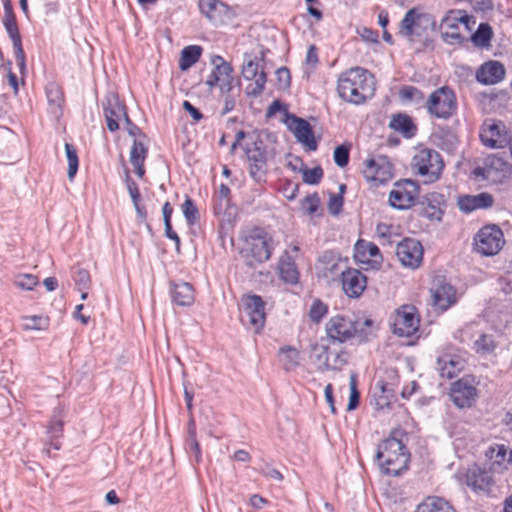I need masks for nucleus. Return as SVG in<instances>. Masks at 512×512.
<instances>
[{"label":"nucleus","instance_id":"32","mask_svg":"<svg viewBox=\"0 0 512 512\" xmlns=\"http://www.w3.org/2000/svg\"><path fill=\"white\" fill-rule=\"evenodd\" d=\"M203 48L199 45H188L181 50L179 59V69L187 71L201 57Z\"/></svg>","mask_w":512,"mask_h":512},{"label":"nucleus","instance_id":"35","mask_svg":"<svg viewBox=\"0 0 512 512\" xmlns=\"http://www.w3.org/2000/svg\"><path fill=\"white\" fill-rule=\"evenodd\" d=\"M45 92L49 105L54 106L61 114L62 104L64 102V95L61 87L52 82L46 86Z\"/></svg>","mask_w":512,"mask_h":512},{"label":"nucleus","instance_id":"22","mask_svg":"<svg viewBox=\"0 0 512 512\" xmlns=\"http://www.w3.org/2000/svg\"><path fill=\"white\" fill-rule=\"evenodd\" d=\"M241 73L244 79L254 80V87L248 88L247 95L252 97L260 96L267 82V74L263 69L259 71L257 58L245 61Z\"/></svg>","mask_w":512,"mask_h":512},{"label":"nucleus","instance_id":"7","mask_svg":"<svg viewBox=\"0 0 512 512\" xmlns=\"http://www.w3.org/2000/svg\"><path fill=\"white\" fill-rule=\"evenodd\" d=\"M412 167L417 174L426 178L425 183H433L440 178L444 162L438 151L425 148L413 157Z\"/></svg>","mask_w":512,"mask_h":512},{"label":"nucleus","instance_id":"14","mask_svg":"<svg viewBox=\"0 0 512 512\" xmlns=\"http://www.w3.org/2000/svg\"><path fill=\"white\" fill-rule=\"evenodd\" d=\"M473 383L474 377L467 375L451 384L450 397L456 407L464 409L474 405L478 397V390Z\"/></svg>","mask_w":512,"mask_h":512},{"label":"nucleus","instance_id":"10","mask_svg":"<svg viewBox=\"0 0 512 512\" xmlns=\"http://www.w3.org/2000/svg\"><path fill=\"white\" fill-rule=\"evenodd\" d=\"M396 189L389 193V204L397 210H407L413 205L420 194V185L412 179H401L394 184Z\"/></svg>","mask_w":512,"mask_h":512},{"label":"nucleus","instance_id":"13","mask_svg":"<svg viewBox=\"0 0 512 512\" xmlns=\"http://www.w3.org/2000/svg\"><path fill=\"white\" fill-rule=\"evenodd\" d=\"M446 208L445 195L439 192H431L419 199L415 212L419 217L441 222Z\"/></svg>","mask_w":512,"mask_h":512},{"label":"nucleus","instance_id":"57","mask_svg":"<svg viewBox=\"0 0 512 512\" xmlns=\"http://www.w3.org/2000/svg\"><path fill=\"white\" fill-rule=\"evenodd\" d=\"M343 205L344 197L335 193L329 194L328 209L330 214L338 215L342 211Z\"/></svg>","mask_w":512,"mask_h":512},{"label":"nucleus","instance_id":"39","mask_svg":"<svg viewBox=\"0 0 512 512\" xmlns=\"http://www.w3.org/2000/svg\"><path fill=\"white\" fill-rule=\"evenodd\" d=\"M62 412H63V409L61 407H55L53 409L52 417L47 426V432L52 437H55V438L58 437L59 435H61V433L63 431L64 422L62 419L63 418Z\"/></svg>","mask_w":512,"mask_h":512},{"label":"nucleus","instance_id":"47","mask_svg":"<svg viewBox=\"0 0 512 512\" xmlns=\"http://www.w3.org/2000/svg\"><path fill=\"white\" fill-rule=\"evenodd\" d=\"M328 312V306L320 299H315L309 310V317L312 322L319 323Z\"/></svg>","mask_w":512,"mask_h":512},{"label":"nucleus","instance_id":"41","mask_svg":"<svg viewBox=\"0 0 512 512\" xmlns=\"http://www.w3.org/2000/svg\"><path fill=\"white\" fill-rule=\"evenodd\" d=\"M477 353L490 354L493 353L497 345L492 335L482 333L474 342Z\"/></svg>","mask_w":512,"mask_h":512},{"label":"nucleus","instance_id":"50","mask_svg":"<svg viewBox=\"0 0 512 512\" xmlns=\"http://www.w3.org/2000/svg\"><path fill=\"white\" fill-rule=\"evenodd\" d=\"M24 320L28 321L25 324L28 330H45L49 326V318L40 315L25 316Z\"/></svg>","mask_w":512,"mask_h":512},{"label":"nucleus","instance_id":"44","mask_svg":"<svg viewBox=\"0 0 512 512\" xmlns=\"http://www.w3.org/2000/svg\"><path fill=\"white\" fill-rule=\"evenodd\" d=\"M351 144L343 143L335 147L333 152V159L335 164L344 168L348 165L350 159Z\"/></svg>","mask_w":512,"mask_h":512},{"label":"nucleus","instance_id":"63","mask_svg":"<svg viewBox=\"0 0 512 512\" xmlns=\"http://www.w3.org/2000/svg\"><path fill=\"white\" fill-rule=\"evenodd\" d=\"M319 261L325 265V269L331 272H333L337 266L336 254L331 250L325 251L319 258Z\"/></svg>","mask_w":512,"mask_h":512},{"label":"nucleus","instance_id":"8","mask_svg":"<svg viewBox=\"0 0 512 512\" xmlns=\"http://www.w3.org/2000/svg\"><path fill=\"white\" fill-rule=\"evenodd\" d=\"M392 332L399 337H411L419 329L420 316L412 304H403L390 317Z\"/></svg>","mask_w":512,"mask_h":512},{"label":"nucleus","instance_id":"28","mask_svg":"<svg viewBox=\"0 0 512 512\" xmlns=\"http://www.w3.org/2000/svg\"><path fill=\"white\" fill-rule=\"evenodd\" d=\"M279 278L288 284H297L299 280V271L295 261L291 258L287 251L280 258L278 263Z\"/></svg>","mask_w":512,"mask_h":512},{"label":"nucleus","instance_id":"48","mask_svg":"<svg viewBox=\"0 0 512 512\" xmlns=\"http://www.w3.org/2000/svg\"><path fill=\"white\" fill-rule=\"evenodd\" d=\"M148 154V148L138 140H134L130 150V162L140 163L144 162Z\"/></svg>","mask_w":512,"mask_h":512},{"label":"nucleus","instance_id":"26","mask_svg":"<svg viewBox=\"0 0 512 512\" xmlns=\"http://www.w3.org/2000/svg\"><path fill=\"white\" fill-rule=\"evenodd\" d=\"M493 203L494 198L488 192H481L477 195H460L457 199L459 210L464 213H471L478 209L490 208Z\"/></svg>","mask_w":512,"mask_h":512},{"label":"nucleus","instance_id":"23","mask_svg":"<svg viewBox=\"0 0 512 512\" xmlns=\"http://www.w3.org/2000/svg\"><path fill=\"white\" fill-rule=\"evenodd\" d=\"M505 75L506 69L500 61L489 60L477 69L475 77L483 85H494L501 82Z\"/></svg>","mask_w":512,"mask_h":512},{"label":"nucleus","instance_id":"45","mask_svg":"<svg viewBox=\"0 0 512 512\" xmlns=\"http://www.w3.org/2000/svg\"><path fill=\"white\" fill-rule=\"evenodd\" d=\"M323 178V169L321 166H316L313 168H304L302 170V180L305 184L308 185H317L321 182Z\"/></svg>","mask_w":512,"mask_h":512},{"label":"nucleus","instance_id":"54","mask_svg":"<svg viewBox=\"0 0 512 512\" xmlns=\"http://www.w3.org/2000/svg\"><path fill=\"white\" fill-rule=\"evenodd\" d=\"M38 283L37 276L32 274L19 275L15 281L16 286L27 291L33 290Z\"/></svg>","mask_w":512,"mask_h":512},{"label":"nucleus","instance_id":"4","mask_svg":"<svg viewBox=\"0 0 512 512\" xmlns=\"http://www.w3.org/2000/svg\"><path fill=\"white\" fill-rule=\"evenodd\" d=\"M435 17L430 13H421L416 8L409 9L399 24L398 34L410 41L426 37L428 31H436Z\"/></svg>","mask_w":512,"mask_h":512},{"label":"nucleus","instance_id":"46","mask_svg":"<svg viewBox=\"0 0 512 512\" xmlns=\"http://www.w3.org/2000/svg\"><path fill=\"white\" fill-rule=\"evenodd\" d=\"M240 95H241V85H240V82L237 80L236 92L221 95L223 102H224V107L220 112L221 116L228 114L235 108L237 99L240 97Z\"/></svg>","mask_w":512,"mask_h":512},{"label":"nucleus","instance_id":"64","mask_svg":"<svg viewBox=\"0 0 512 512\" xmlns=\"http://www.w3.org/2000/svg\"><path fill=\"white\" fill-rule=\"evenodd\" d=\"M451 31H441V38L447 44L453 45L455 43H462L464 40L463 36L458 30L450 29Z\"/></svg>","mask_w":512,"mask_h":512},{"label":"nucleus","instance_id":"53","mask_svg":"<svg viewBox=\"0 0 512 512\" xmlns=\"http://www.w3.org/2000/svg\"><path fill=\"white\" fill-rule=\"evenodd\" d=\"M72 273V278L76 285L81 286L82 288L85 289L89 287L91 278L88 270L77 266L73 268Z\"/></svg>","mask_w":512,"mask_h":512},{"label":"nucleus","instance_id":"5","mask_svg":"<svg viewBox=\"0 0 512 512\" xmlns=\"http://www.w3.org/2000/svg\"><path fill=\"white\" fill-rule=\"evenodd\" d=\"M327 337L331 342L345 343L354 336L360 342L368 341V334L359 328V321H354L343 315H335L329 319L325 326Z\"/></svg>","mask_w":512,"mask_h":512},{"label":"nucleus","instance_id":"11","mask_svg":"<svg viewBox=\"0 0 512 512\" xmlns=\"http://www.w3.org/2000/svg\"><path fill=\"white\" fill-rule=\"evenodd\" d=\"M364 164V178L367 181L374 182L376 185H384L394 176L393 164L385 155H379L376 158L370 157L365 160Z\"/></svg>","mask_w":512,"mask_h":512},{"label":"nucleus","instance_id":"19","mask_svg":"<svg viewBox=\"0 0 512 512\" xmlns=\"http://www.w3.org/2000/svg\"><path fill=\"white\" fill-rule=\"evenodd\" d=\"M243 149L249 162V174L251 178L257 183H265L268 151L250 150L249 144H246Z\"/></svg>","mask_w":512,"mask_h":512},{"label":"nucleus","instance_id":"6","mask_svg":"<svg viewBox=\"0 0 512 512\" xmlns=\"http://www.w3.org/2000/svg\"><path fill=\"white\" fill-rule=\"evenodd\" d=\"M456 94L449 86L434 90L425 102L428 113L438 119H449L457 110Z\"/></svg>","mask_w":512,"mask_h":512},{"label":"nucleus","instance_id":"16","mask_svg":"<svg viewBox=\"0 0 512 512\" xmlns=\"http://www.w3.org/2000/svg\"><path fill=\"white\" fill-rule=\"evenodd\" d=\"M102 107L107 129L110 132L118 131L120 128L119 121L128 115L125 103L120 100L117 93L111 92L102 101Z\"/></svg>","mask_w":512,"mask_h":512},{"label":"nucleus","instance_id":"12","mask_svg":"<svg viewBox=\"0 0 512 512\" xmlns=\"http://www.w3.org/2000/svg\"><path fill=\"white\" fill-rule=\"evenodd\" d=\"M503 242V232L496 225L484 226L474 237L476 250L483 256L497 254Z\"/></svg>","mask_w":512,"mask_h":512},{"label":"nucleus","instance_id":"42","mask_svg":"<svg viewBox=\"0 0 512 512\" xmlns=\"http://www.w3.org/2000/svg\"><path fill=\"white\" fill-rule=\"evenodd\" d=\"M366 255H368L371 258L379 257V260L367 258V259H359V262L366 263L372 269L379 270L381 267L382 260H383V257H382L379 247L373 242H368Z\"/></svg>","mask_w":512,"mask_h":512},{"label":"nucleus","instance_id":"62","mask_svg":"<svg viewBox=\"0 0 512 512\" xmlns=\"http://www.w3.org/2000/svg\"><path fill=\"white\" fill-rule=\"evenodd\" d=\"M3 26L12 43L22 40L17 21L3 22Z\"/></svg>","mask_w":512,"mask_h":512},{"label":"nucleus","instance_id":"59","mask_svg":"<svg viewBox=\"0 0 512 512\" xmlns=\"http://www.w3.org/2000/svg\"><path fill=\"white\" fill-rule=\"evenodd\" d=\"M218 87L220 95L236 92L237 82L235 83L233 74L230 77L223 78Z\"/></svg>","mask_w":512,"mask_h":512},{"label":"nucleus","instance_id":"18","mask_svg":"<svg viewBox=\"0 0 512 512\" xmlns=\"http://www.w3.org/2000/svg\"><path fill=\"white\" fill-rule=\"evenodd\" d=\"M396 255L405 267L418 268L423 260V246L414 238H404L397 244Z\"/></svg>","mask_w":512,"mask_h":512},{"label":"nucleus","instance_id":"29","mask_svg":"<svg viewBox=\"0 0 512 512\" xmlns=\"http://www.w3.org/2000/svg\"><path fill=\"white\" fill-rule=\"evenodd\" d=\"M389 127L401 133L405 138H412L417 132V126L412 118L403 113L394 114L390 120Z\"/></svg>","mask_w":512,"mask_h":512},{"label":"nucleus","instance_id":"1","mask_svg":"<svg viewBox=\"0 0 512 512\" xmlns=\"http://www.w3.org/2000/svg\"><path fill=\"white\" fill-rule=\"evenodd\" d=\"M403 437H407V432L395 428L378 444L375 460L383 474L397 477L409 469L411 454Z\"/></svg>","mask_w":512,"mask_h":512},{"label":"nucleus","instance_id":"60","mask_svg":"<svg viewBox=\"0 0 512 512\" xmlns=\"http://www.w3.org/2000/svg\"><path fill=\"white\" fill-rule=\"evenodd\" d=\"M123 120L125 123V129L130 136L142 138L147 137L141 128L130 119L129 115H127Z\"/></svg>","mask_w":512,"mask_h":512},{"label":"nucleus","instance_id":"21","mask_svg":"<svg viewBox=\"0 0 512 512\" xmlns=\"http://www.w3.org/2000/svg\"><path fill=\"white\" fill-rule=\"evenodd\" d=\"M511 137L509 136L505 125L501 121H494L488 125L487 130L480 133L481 142L489 148L508 147Z\"/></svg>","mask_w":512,"mask_h":512},{"label":"nucleus","instance_id":"52","mask_svg":"<svg viewBox=\"0 0 512 512\" xmlns=\"http://www.w3.org/2000/svg\"><path fill=\"white\" fill-rule=\"evenodd\" d=\"M470 18L471 17L468 15H464L463 17H460V18H453L450 16H445L441 20L440 29L442 30L443 28H447V29L458 30L459 23H463V24H465V26L467 28H469Z\"/></svg>","mask_w":512,"mask_h":512},{"label":"nucleus","instance_id":"30","mask_svg":"<svg viewBox=\"0 0 512 512\" xmlns=\"http://www.w3.org/2000/svg\"><path fill=\"white\" fill-rule=\"evenodd\" d=\"M415 512H456V509L445 498L430 496L418 504Z\"/></svg>","mask_w":512,"mask_h":512},{"label":"nucleus","instance_id":"43","mask_svg":"<svg viewBox=\"0 0 512 512\" xmlns=\"http://www.w3.org/2000/svg\"><path fill=\"white\" fill-rule=\"evenodd\" d=\"M349 399L347 404V411H353L358 408L360 404V392L357 388V374L352 373L349 379Z\"/></svg>","mask_w":512,"mask_h":512},{"label":"nucleus","instance_id":"37","mask_svg":"<svg viewBox=\"0 0 512 512\" xmlns=\"http://www.w3.org/2000/svg\"><path fill=\"white\" fill-rule=\"evenodd\" d=\"M399 97L404 102H414L422 104L424 102V93L417 87L411 85H403L399 90Z\"/></svg>","mask_w":512,"mask_h":512},{"label":"nucleus","instance_id":"56","mask_svg":"<svg viewBox=\"0 0 512 512\" xmlns=\"http://www.w3.org/2000/svg\"><path fill=\"white\" fill-rule=\"evenodd\" d=\"M490 458L495 459L496 462L506 461L512 449H509L504 444H497L496 447H490Z\"/></svg>","mask_w":512,"mask_h":512},{"label":"nucleus","instance_id":"20","mask_svg":"<svg viewBox=\"0 0 512 512\" xmlns=\"http://www.w3.org/2000/svg\"><path fill=\"white\" fill-rule=\"evenodd\" d=\"M343 292L349 298H359L367 286V277L361 271L347 268L341 272Z\"/></svg>","mask_w":512,"mask_h":512},{"label":"nucleus","instance_id":"17","mask_svg":"<svg viewBox=\"0 0 512 512\" xmlns=\"http://www.w3.org/2000/svg\"><path fill=\"white\" fill-rule=\"evenodd\" d=\"M434 307L446 311L456 303V289L445 276H435L430 288Z\"/></svg>","mask_w":512,"mask_h":512},{"label":"nucleus","instance_id":"55","mask_svg":"<svg viewBox=\"0 0 512 512\" xmlns=\"http://www.w3.org/2000/svg\"><path fill=\"white\" fill-rule=\"evenodd\" d=\"M14 56L19 67L20 73L26 71V56L22 45V40L12 43Z\"/></svg>","mask_w":512,"mask_h":512},{"label":"nucleus","instance_id":"58","mask_svg":"<svg viewBox=\"0 0 512 512\" xmlns=\"http://www.w3.org/2000/svg\"><path fill=\"white\" fill-rule=\"evenodd\" d=\"M125 183L133 203L139 202L141 194L137 183L130 177L129 172L126 171Z\"/></svg>","mask_w":512,"mask_h":512},{"label":"nucleus","instance_id":"61","mask_svg":"<svg viewBox=\"0 0 512 512\" xmlns=\"http://www.w3.org/2000/svg\"><path fill=\"white\" fill-rule=\"evenodd\" d=\"M186 450L194 456L195 462L199 463L202 458L200 444L197 439H186Z\"/></svg>","mask_w":512,"mask_h":512},{"label":"nucleus","instance_id":"51","mask_svg":"<svg viewBox=\"0 0 512 512\" xmlns=\"http://www.w3.org/2000/svg\"><path fill=\"white\" fill-rule=\"evenodd\" d=\"M276 78L278 90H288L291 86V73L286 66H282L276 70Z\"/></svg>","mask_w":512,"mask_h":512},{"label":"nucleus","instance_id":"15","mask_svg":"<svg viewBox=\"0 0 512 512\" xmlns=\"http://www.w3.org/2000/svg\"><path fill=\"white\" fill-rule=\"evenodd\" d=\"M285 123L297 141L303 144L308 151L317 150L318 142L315 138L313 127L306 119L292 113H286Z\"/></svg>","mask_w":512,"mask_h":512},{"label":"nucleus","instance_id":"36","mask_svg":"<svg viewBox=\"0 0 512 512\" xmlns=\"http://www.w3.org/2000/svg\"><path fill=\"white\" fill-rule=\"evenodd\" d=\"M65 154L68 161V170H67V176L70 181H72L78 171L79 168V158L77 154V150L74 147L73 144L65 143Z\"/></svg>","mask_w":512,"mask_h":512},{"label":"nucleus","instance_id":"33","mask_svg":"<svg viewBox=\"0 0 512 512\" xmlns=\"http://www.w3.org/2000/svg\"><path fill=\"white\" fill-rule=\"evenodd\" d=\"M460 362L452 358L450 355H443L438 357L437 365L439 374L442 378L452 379L456 376Z\"/></svg>","mask_w":512,"mask_h":512},{"label":"nucleus","instance_id":"27","mask_svg":"<svg viewBox=\"0 0 512 512\" xmlns=\"http://www.w3.org/2000/svg\"><path fill=\"white\" fill-rule=\"evenodd\" d=\"M170 295L172 302L178 306L187 307L194 303V288L188 282L171 283Z\"/></svg>","mask_w":512,"mask_h":512},{"label":"nucleus","instance_id":"3","mask_svg":"<svg viewBox=\"0 0 512 512\" xmlns=\"http://www.w3.org/2000/svg\"><path fill=\"white\" fill-rule=\"evenodd\" d=\"M273 252V239L261 227H254L251 232L244 237V245L239 254L244 258L245 266L249 269H255L271 258Z\"/></svg>","mask_w":512,"mask_h":512},{"label":"nucleus","instance_id":"40","mask_svg":"<svg viewBox=\"0 0 512 512\" xmlns=\"http://www.w3.org/2000/svg\"><path fill=\"white\" fill-rule=\"evenodd\" d=\"M181 207L187 224L190 226L194 225L199 220V211L195 201L186 195Z\"/></svg>","mask_w":512,"mask_h":512},{"label":"nucleus","instance_id":"24","mask_svg":"<svg viewBox=\"0 0 512 512\" xmlns=\"http://www.w3.org/2000/svg\"><path fill=\"white\" fill-rule=\"evenodd\" d=\"M199 10L211 23H222L230 15V7L222 0H199Z\"/></svg>","mask_w":512,"mask_h":512},{"label":"nucleus","instance_id":"31","mask_svg":"<svg viewBox=\"0 0 512 512\" xmlns=\"http://www.w3.org/2000/svg\"><path fill=\"white\" fill-rule=\"evenodd\" d=\"M311 358L317 365V370L320 372L331 371L328 345L323 343H313L310 345Z\"/></svg>","mask_w":512,"mask_h":512},{"label":"nucleus","instance_id":"25","mask_svg":"<svg viewBox=\"0 0 512 512\" xmlns=\"http://www.w3.org/2000/svg\"><path fill=\"white\" fill-rule=\"evenodd\" d=\"M492 483L491 475L476 465L466 472V485L475 493L489 494Z\"/></svg>","mask_w":512,"mask_h":512},{"label":"nucleus","instance_id":"9","mask_svg":"<svg viewBox=\"0 0 512 512\" xmlns=\"http://www.w3.org/2000/svg\"><path fill=\"white\" fill-rule=\"evenodd\" d=\"M241 304L244 313L242 322L248 324L255 333H259L265 325L266 303L260 295L248 293L242 296Z\"/></svg>","mask_w":512,"mask_h":512},{"label":"nucleus","instance_id":"49","mask_svg":"<svg viewBox=\"0 0 512 512\" xmlns=\"http://www.w3.org/2000/svg\"><path fill=\"white\" fill-rule=\"evenodd\" d=\"M320 203L321 200L318 193L314 192L301 200V207L307 212V214L313 215L318 211Z\"/></svg>","mask_w":512,"mask_h":512},{"label":"nucleus","instance_id":"34","mask_svg":"<svg viewBox=\"0 0 512 512\" xmlns=\"http://www.w3.org/2000/svg\"><path fill=\"white\" fill-rule=\"evenodd\" d=\"M493 37L492 27L488 23H480L471 36V41L477 47H487Z\"/></svg>","mask_w":512,"mask_h":512},{"label":"nucleus","instance_id":"2","mask_svg":"<svg viewBox=\"0 0 512 512\" xmlns=\"http://www.w3.org/2000/svg\"><path fill=\"white\" fill-rule=\"evenodd\" d=\"M374 76L365 68L352 67L342 72L337 81V92L344 101L360 105L374 94Z\"/></svg>","mask_w":512,"mask_h":512},{"label":"nucleus","instance_id":"38","mask_svg":"<svg viewBox=\"0 0 512 512\" xmlns=\"http://www.w3.org/2000/svg\"><path fill=\"white\" fill-rule=\"evenodd\" d=\"M211 64L214 66L211 72L220 78L230 77L234 72L233 66L220 55H214Z\"/></svg>","mask_w":512,"mask_h":512}]
</instances>
